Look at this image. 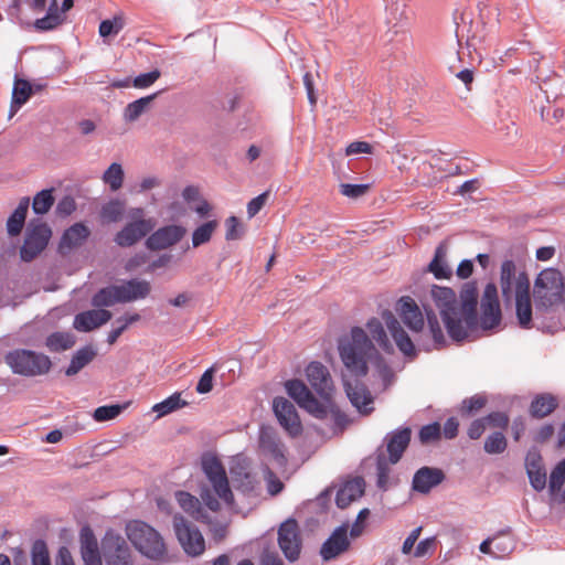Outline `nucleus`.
I'll list each match as a JSON object with an SVG mask.
<instances>
[{
    "mask_svg": "<svg viewBox=\"0 0 565 565\" xmlns=\"http://www.w3.org/2000/svg\"><path fill=\"white\" fill-rule=\"evenodd\" d=\"M525 468L533 489L536 491L545 489L547 477L543 461H526Z\"/></svg>",
    "mask_w": 565,
    "mask_h": 565,
    "instance_id": "72a5a7b5",
    "label": "nucleus"
},
{
    "mask_svg": "<svg viewBox=\"0 0 565 565\" xmlns=\"http://www.w3.org/2000/svg\"><path fill=\"white\" fill-rule=\"evenodd\" d=\"M52 189H45L36 193L33 198L32 210L35 214H45L50 211L54 203V196Z\"/></svg>",
    "mask_w": 565,
    "mask_h": 565,
    "instance_id": "a18cd8bd",
    "label": "nucleus"
},
{
    "mask_svg": "<svg viewBox=\"0 0 565 565\" xmlns=\"http://www.w3.org/2000/svg\"><path fill=\"white\" fill-rule=\"evenodd\" d=\"M202 469L218 499L231 504L233 502V493L222 461H202Z\"/></svg>",
    "mask_w": 565,
    "mask_h": 565,
    "instance_id": "4468645a",
    "label": "nucleus"
},
{
    "mask_svg": "<svg viewBox=\"0 0 565 565\" xmlns=\"http://www.w3.org/2000/svg\"><path fill=\"white\" fill-rule=\"evenodd\" d=\"M62 21L61 13L56 9L50 8L45 17L35 21L34 26L41 31H50L60 25Z\"/></svg>",
    "mask_w": 565,
    "mask_h": 565,
    "instance_id": "8fccbe9b",
    "label": "nucleus"
},
{
    "mask_svg": "<svg viewBox=\"0 0 565 565\" xmlns=\"http://www.w3.org/2000/svg\"><path fill=\"white\" fill-rule=\"evenodd\" d=\"M339 188H340V193L342 195L351 198V199H358V198L364 195L369 190L367 184L341 183Z\"/></svg>",
    "mask_w": 565,
    "mask_h": 565,
    "instance_id": "bf43d9fd",
    "label": "nucleus"
},
{
    "mask_svg": "<svg viewBox=\"0 0 565 565\" xmlns=\"http://www.w3.org/2000/svg\"><path fill=\"white\" fill-rule=\"evenodd\" d=\"M533 298L536 318H561L565 313V279L555 268L543 269L535 278Z\"/></svg>",
    "mask_w": 565,
    "mask_h": 565,
    "instance_id": "20e7f679",
    "label": "nucleus"
},
{
    "mask_svg": "<svg viewBox=\"0 0 565 565\" xmlns=\"http://www.w3.org/2000/svg\"><path fill=\"white\" fill-rule=\"evenodd\" d=\"M384 324L390 331L392 338L394 339L396 347L398 350L407 358L416 356V348L414 345L413 340L409 338L407 332L402 328L399 321L396 319L394 313L390 310H383L381 313V319L371 318L366 322V329L371 334L372 339L369 340L376 344L386 353L393 352V345L386 334L384 329Z\"/></svg>",
    "mask_w": 565,
    "mask_h": 565,
    "instance_id": "39448f33",
    "label": "nucleus"
},
{
    "mask_svg": "<svg viewBox=\"0 0 565 565\" xmlns=\"http://www.w3.org/2000/svg\"><path fill=\"white\" fill-rule=\"evenodd\" d=\"M273 409L284 429L292 437L298 436L302 426L295 405L285 397H275Z\"/></svg>",
    "mask_w": 565,
    "mask_h": 565,
    "instance_id": "2eb2a0df",
    "label": "nucleus"
},
{
    "mask_svg": "<svg viewBox=\"0 0 565 565\" xmlns=\"http://www.w3.org/2000/svg\"><path fill=\"white\" fill-rule=\"evenodd\" d=\"M441 439V425L438 422L424 425L417 435V440L423 446L436 445Z\"/></svg>",
    "mask_w": 565,
    "mask_h": 565,
    "instance_id": "58836bf2",
    "label": "nucleus"
},
{
    "mask_svg": "<svg viewBox=\"0 0 565 565\" xmlns=\"http://www.w3.org/2000/svg\"><path fill=\"white\" fill-rule=\"evenodd\" d=\"M243 231L239 220L236 216H230L226 220V234L227 241H235L242 237Z\"/></svg>",
    "mask_w": 565,
    "mask_h": 565,
    "instance_id": "680f3d73",
    "label": "nucleus"
},
{
    "mask_svg": "<svg viewBox=\"0 0 565 565\" xmlns=\"http://www.w3.org/2000/svg\"><path fill=\"white\" fill-rule=\"evenodd\" d=\"M186 405L188 403L181 399V394L175 392L162 402L154 404L152 412L157 413V417H163Z\"/></svg>",
    "mask_w": 565,
    "mask_h": 565,
    "instance_id": "4c0bfd02",
    "label": "nucleus"
},
{
    "mask_svg": "<svg viewBox=\"0 0 565 565\" xmlns=\"http://www.w3.org/2000/svg\"><path fill=\"white\" fill-rule=\"evenodd\" d=\"M106 565H134L127 542L117 534L107 532L102 541Z\"/></svg>",
    "mask_w": 565,
    "mask_h": 565,
    "instance_id": "ddd939ff",
    "label": "nucleus"
},
{
    "mask_svg": "<svg viewBox=\"0 0 565 565\" xmlns=\"http://www.w3.org/2000/svg\"><path fill=\"white\" fill-rule=\"evenodd\" d=\"M116 286L109 285L99 289L92 298V305L98 309H105L116 303H120L119 297L116 294Z\"/></svg>",
    "mask_w": 565,
    "mask_h": 565,
    "instance_id": "c9c22d12",
    "label": "nucleus"
},
{
    "mask_svg": "<svg viewBox=\"0 0 565 565\" xmlns=\"http://www.w3.org/2000/svg\"><path fill=\"white\" fill-rule=\"evenodd\" d=\"M369 516H370V510L367 508L360 510L354 523L352 524V526L350 529V537L351 539H358L359 536H361L363 534V532L365 530V523H366V520L369 519Z\"/></svg>",
    "mask_w": 565,
    "mask_h": 565,
    "instance_id": "4d7b16f0",
    "label": "nucleus"
},
{
    "mask_svg": "<svg viewBox=\"0 0 565 565\" xmlns=\"http://www.w3.org/2000/svg\"><path fill=\"white\" fill-rule=\"evenodd\" d=\"M4 360L13 373L23 376L46 374L52 366L47 355L26 349L10 351L6 354Z\"/></svg>",
    "mask_w": 565,
    "mask_h": 565,
    "instance_id": "0eeeda50",
    "label": "nucleus"
},
{
    "mask_svg": "<svg viewBox=\"0 0 565 565\" xmlns=\"http://www.w3.org/2000/svg\"><path fill=\"white\" fill-rule=\"evenodd\" d=\"M258 447L260 452L271 459H285V445L277 431L269 426H262L258 434Z\"/></svg>",
    "mask_w": 565,
    "mask_h": 565,
    "instance_id": "412c9836",
    "label": "nucleus"
},
{
    "mask_svg": "<svg viewBox=\"0 0 565 565\" xmlns=\"http://www.w3.org/2000/svg\"><path fill=\"white\" fill-rule=\"evenodd\" d=\"M124 169L120 163L114 162L103 174V181L113 192L118 191L124 183Z\"/></svg>",
    "mask_w": 565,
    "mask_h": 565,
    "instance_id": "ea45409f",
    "label": "nucleus"
},
{
    "mask_svg": "<svg viewBox=\"0 0 565 565\" xmlns=\"http://www.w3.org/2000/svg\"><path fill=\"white\" fill-rule=\"evenodd\" d=\"M111 319V312L106 309H92L75 316L73 327L79 332H89L102 327Z\"/></svg>",
    "mask_w": 565,
    "mask_h": 565,
    "instance_id": "4be33fe9",
    "label": "nucleus"
},
{
    "mask_svg": "<svg viewBox=\"0 0 565 565\" xmlns=\"http://www.w3.org/2000/svg\"><path fill=\"white\" fill-rule=\"evenodd\" d=\"M306 376L311 387L323 399H329L333 390L328 369L320 362H311L306 367Z\"/></svg>",
    "mask_w": 565,
    "mask_h": 565,
    "instance_id": "6ab92c4d",
    "label": "nucleus"
},
{
    "mask_svg": "<svg viewBox=\"0 0 565 565\" xmlns=\"http://www.w3.org/2000/svg\"><path fill=\"white\" fill-rule=\"evenodd\" d=\"M236 488L244 493H253L256 490L257 481L255 477L248 472L244 473L242 478L235 479Z\"/></svg>",
    "mask_w": 565,
    "mask_h": 565,
    "instance_id": "0e129e2a",
    "label": "nucleus"
},
{
    "mask_svg": "<svg viewBox=\"0 0 565 565\" xmlns=\"http://www.w3.org/2000/svg\"><path fill=\"white\" fill-rule=\"evenodd\" d=\"M125 210V203L120 200H110L102 206L100 216L103 220L115 223L118 222Z\"/></svg>",
    "mask_w": 565,
    "mask_h": 565,
    "instance_id": "37998d69",
    "label": "nucleus"
},
{
    "mask_svg": "<svg viewBox=\"0 0 565 565\" xmlns=\"http://www.w3.org/2000/svg\"><path fill=\"white\" fill-rule=\"evenodd\" d=\"M428 329L424 332V316L416 301L408 297H402L396 305V311L403 322L415 333H419L416 339L419 350L431 352L441 350L448 344V340L439 323L437 315L431 307L423 305Z\"/></svg>",
    "mask_w": 565,
    "mask_h": 565,
    "instance_id": "7ed1b4c3",
    "label": "nucleus"
},
{
    "mask_svg": "<svg viewBox=\"0 0 565 565\" xmlns=\"http://www.w3.org/2000/svg\"><path fill=\"white\" fill-rule=\"evenodd\" d=\"M561 83H563L561 76H554L544 82L542 89L546 94L547 99H550V97L557 99L559 96L565 94V87H559L558 90H555Z\"/></svg>",
    "mask_w": 565,
    "mask_h": 565,
    "instance_id": "13d9d810",
    "label": "nucleus"
},
{
    "mask_svg": "<svg viewBox=\"0 0 565 565\" xmlns=\"http://www.w3.org/2000/svg\"><path fill=\"white\" fill-rule=\"evenodd\" d=\"M121 447L116 446L113 441H103L93 447L90 457L100 458V457H121Z\"/></svg>",
    "mask_w": 565,
    "mask_h": 565,
    "instance_id": "3c124183",
    "label": "nucleus"
},
{
    "mask_svg": "<svg viewBox=\"0 0 565 565\" xmlns=\"http://www.w3.org/2000/svg\"><path fill=\"white\" fill-rule=\"evenodd\" d=\"M287 394L303 409L317 418H326L327 406L318 401L300 380H290L285 384Z\"/></svg>",
    "mask_w": 565,
    "mask_h": 565,
    "instance_id": "9b49d317",
    "label": "nucleus"
},
{
    "mask_svg": "<svg viewBox=\"0 0 565 565\" xmlns=\"http://www.w3.org/2000/svg\"><path fill=\"white\" fill-rule=\"evenodd\" d=\"M186 234V228L182 225H166L149 235L146 246L150 250L167 249L178 244Z\"/></svg>",
    "mask_w": 565,
    "mask_h": 565,
    "instance_id": "dca6fc26",
    "label": "nucleus"
},
{
    "mask_svg": "<svg viewBox=\"0 0 565 565\" xmlns=\"http://www.w3.org/2000/svg\"><path fill=\"white\" fill-rule=\"evenodd\" d=\"M82 557L100 555L97 539L89 526H84L79 533Z\"/></svg>",
    "mask_w": 565,
    "mask_h": 565,
    "instance_id": "e433bc0d",
    "label": "nucleus"
},
{
    "mask_svg": "<svg viewBox=\"0 0 565 565\" xmlns=\"http://www.w3.org/2000/svg\"><path fill=\"white\" fill-rule=\"evenodd\" d=\"M557 407L556 398L551 394L537 395L531 403L530 413L533 417L543 418Z\"/></svg>",
    "mask_w": 565,
    "mask_h": 565,
    "instance_id": "473e14b6",
    "label": "nucleus"
},
{
    "mask_svg": "<svg viewBox=\"0 0 565 565\" xmlns=\"http://www.w3.org/2000/svg\"><path fill=\"white\" fill-rule=\"evenodd\" d=\"M116 294L120 303L134 302L145 299L151 291V285L148 280L131 278L116 284Z\"/></svg>",
    "mask_w": 565,
    "mask_h": 565,
    "instance_id": "aec40b11",
    "label": "nucleus"
},
{
    "mask_svg": "<svg viewBox=\"0 0 565 565\" xmlns=\"http://www.w3.org/2000/svg\"><path fill=\"white\" fill-rule=\"evenodd\" d=\"M173 527L175 535L190 556H199L205 550V541L202 533L182 515L173 516Z\"/></svg>",
    "mask_w": 565,
    "mask_h": 565,
    "instance_id": "9d476101",
    "label": "nucleus"
},
{
    "mask_svg": "<svg viewBox=\"0 0 565 565\" xmlns=\"http://www.w3.org/2000/svg\"><path fill=\"white\" fill-rule=\"evenodd\" d=\"M160 75L161 74L158 70L139 74L132 79V85L136 88H148L160 77Z\"/></svg>",
    "mask_w": 565,
    "mask_h": 565,
    "instance_id": "052dcab7",
    "label": "nucleus"
},
{
    "mask_svg": "<svg viewBox=\"0 0 565 565\" xmlns=\"http://www.w3.org/2000/svg\"><path fill=\"white\" fill-rule=\"evenodd\" d=\"M278 545L289 562L299 558L302 541L299 524L295 519L282 522L278 529Z\"/></svg>",
    "mask_w": 565,
    "mask_h": 565,
    "instance_id": "f8f14e48",
    "label": "nucleus"
},
{
    "mask_svg": "<svg viewBox=\"0 0 565 565\" xmlns=\"http://www.w3.org/2000/svg\"><path fill=\"white\" fill-rule=\"evenodd\" d=\"M124 28V22L120 18L107 19L99 24V35L107 38L109 35L118 34Z\"/></svg>",
    "mask_w": 565,
    "mask_h": 565,
    "instance_id": "6e6d98bb",
    "label": "nucleus"
},
{
    "mask_svg": "<svg viewBox=\"0 0 565 565\" xmlns=\"http://www.w3.org/2000/svg\"><path fill=\"white\" fill-rule=\"evenodd\" d=\"M267 491L270 495H277L284 489V483L270 470L266 475Z\"/></svg>",
    "mask_w": 565,
    "mask_h": 565,
    "instance_id": "338daca9",
    "label": "nucleus"
},
{
    "mask_svg": "<svg viewBox=\"0 0 565 565\" xmlns=\"http://www.w3.org/2000/svg\"><path fill=\"white\" fill-rule=\"evenodd\" d=\"M32 565H51L46 543L38 540L32 545Z\"/></svg>",
    "mask_w": 565,
    "mask_h": 565,
    "instance_id": "864d4df0",
    "label": "nucleus"
},
{
    "mask_svg": "<svg viewBox=\"0 0 565 565\" xmlns=\"http://www.w3.org/2000/svg\"><path fill=\"white\" fill-rule=\"evenodd\" d=\"M96 355L93 347L86 345L77 350L72 356L71 363L65 370L67 376L76 375L82 369L89 364Z\"/></svg>",
    "mask_w": 565,
    "mask_h": 565,
    "instance_id": "7c9ffc66",
    "label": "nucleus"
},
{
    "mask_svg": "<svg viewBox=\"0 0 565 565\" xmlns=\"http://www.w3.org/2000/svg\"><path fill=\"white\" fill-rule=\"evenodd\" d=\"M428 270L434 274L437 279L449 278L452 274L447 263V246L441 243L435 249V255L428 265Z\"/></svg>",
    "mask_w": 565,
    "mask_h": 565,
    "instance_id": "cd10ccee",
    "label": "nucleus"
},
{
    "mask_svg": "<svg viewBox=\"0 0 565 565\" xmlns=\"http://www.w3.org/2000/svg\"><path fill=\"white\" fill-rule=\"evenodd\" d=\"M331 420H332L333 431L335 434L342 433L343 429L347 427V425L350 422L348 416L339 411H333L331 413Z\"/></svg>",
    "mask_w": 565,
    "mask_h": 565,
    "instance_id": "774afa93",
    "label": "nucleus"
},
{
    "mask_svg": "<svg viewBox=\"0 0 565 565\" xmlns=\"http://www.w3.org/2000/svg\"><path fill=\"white\" fill-rule=\"evenodd\" d=\"M30 200L29 198H22L13 211V213L9 216L7 221V231L10 236H17L21 233L24 223L26 213L29 210Z\"/></svg>",
    "mask_w": 565,
    "mask_h": 565,
    "instance_id": "c756f323",
    "label": "nucleus"
},
{
    "mask_svg": "<svg viewBox=\"0 0 565 565\" xmlns=\"http://www.w3.org/2000/svg\"><path fill=\"white\" fill-rule=\"evenodd\" d=\"M32 93L33 86L28 81L15 79L12 89L9 118H12L17 114V111L28 102Z\"/></svg>",
    "mask_w": 565,
    "mask_h": 565,
    "instance_id": "c85d7f7f",
    "label": "nucleus"
},
{
    "mask_svg": "<svg viewBox=\"0 0 565 565\" xmlns=\"http://www.w3.org/2000/svg\"><path fill=\"white\" fill-rule=\"evenodd\" d=\"M140 320L139 313H132V315H126L122 317H119L116 319L115 323L117 327H115L107 337V342L109 344H114L118 338L124 333V331L132 323Z\"/></svg>",
    "mask_w": 565,
    "mask_h": 565,
    "instance_id": "79ce46f5",
    "label": "nucleus"
},
{
    "mask_svg": "<svg viewBox=\"0 0 565 565\" xmlns=\"http://www.w3.org/2000/svg\"><path fill=\"white\" fill-rule=\"evenodd\" d=\"M216 227L217 222L215 220L205 222L196 227L192 233V246L196 248L210 242Z\"/></svg>",
    "mask_w": 565,
    "mask_h": 565,
    "instance_id": "a19ab883",
    "label": "nucleus"
},
{
    "mask_svg": "<svg viewBox=\"0 0 565 565\" xmlns=\"http://www.w3.org/2000/svg\"><path fill=\"white\" fill-rule=\"evenodd\" d=\"M455 22H456V36L458 39V43L461 44L462 39L466 38L467 46L468 47H476V33L471 32V24L469 28L467 26V15L466 13L460 14V22L458 21V17L455 15Z\"/></svg>",
    "mask_w": 565,
    "mask_h": 565,
    "instance_id": "c03bdc74",
    "label": "nucleus"
},
{
    "mask_svg": "<svg viewBox=\"0 0 565 565\" xmlns=\"http://www.w3.org/2000/svg\"><path fill=\"white\" fill-rule=\"evenodd\" d=\"M429 297L439 311L449 338L455 342H462L478 327L482 330H492L502 319L498 288L493 282L484 287L480 301V318L477 312L476 281L465 282L459 296L449 287L433 285Z\"/></svg>",
    "mask_w": 565,
    "mask_h": 565,
    "instance_id": "f257e3e1",
    "label": "nucleus"
},
{
    "mask_svg": "<svg viewBox=\"0 0 565 565\" xmlns=\"http://www.w3.org/2000/svg\"><path fill=\"white\" fill-rule=\"evenodd\" d=\"M153 227L152 218L131 221L115 235L114 241L120 247H130L146 237Z\"/></svg>",
    "mask_w": 565,
    "mask_h": 565,
    "instance_id": "f3484780",
    "label": "nucleus"
},
{
    "mask_svg": "<svg viewBox=\"0 0 565 565\" xmlns=\"http://www.w3.org/2000/svg\"><path fill=\"white\" fill-rule=\"evenodd\" d=\"M411 439L412 429L409 427H399L388 433L384 438L388 459H401Z\"/></svg>",
    "mask_w": 565,
    "mask_h": 565,
    "instance_id": "b1692460",
    "label": "nucleus"
},
{
    "mask_svg": "<svg viewBox=\"0 0 565 565\" xmlns=\"http://www.w3.org/2000/svg\"><path fill=\"white\" fill-rule=\"evenodd\" d=\"M158 96V93L152 95L141 97L137 100L129 103L122 113V118L126 122H134L139 119V117L146 113L149 108L152 100Z\"/></svg>",
    "mask_w": 565,
    "mask_h": 565,
    "instance_id": "2f4dec72",
    "label": "nucleus"
},
{
    "mask_svg": "<svg viewBox=\"0 0 565 565\" xmlns=\"http://www.w3.org/2000/svg\"><path fill=\"white\" fill-rule=\"evenodd\" d=\"M126 404H113L99 406L94 411L93 418L96 422H107L119 416L122 411L126 408Z\"/></svg>",
    "mask_w": 565,
    "mask_h": 565,
    "instance_id": "09e8293b",
    "label": "nucleus"
},
{
    "mask_svg": "<svg viewBox=\"0 0 565 565\" xmlns=\"http://www.w3.org/2000/svg\"><path fill=\"white\" fill-rule=\"evenodd\" d=\"M515 305V316L518 323L523 329H530L533 327V309L530 290L524 295L516 296L513 299Z\"/></svg>",
    "mask_w": 565,
    "mask_h": 565,
    "instance_id": "bb28decb",
    "label": "nucleus"
},
{
    "mask_svg": "<svg viewBox=\"0 0 565 565\" xmlns=\"http://www.w3.org/2000/svg\"><path fill=\"white\" fill-rule=\"evenodd\" d=\"M51 235L52 231L46 223L32 221L20 249L21 259L24 262L33 260L47 246Z\"/></svg>",
    "mask_w": 565,
    "mask_h": 565,
    "instance_id": "1a4fd4ad",
    "label": "nucleus"
},
{
    "mask_svg": "<svg viewBox=\"0 0 565 565\" xmlns=\"http://www.w3.org/2000/svg\"><path fill=\"white\" fill-rule=\"evenodd\" d=\"M565 484V461H558L550 473L548 490L551 494L562 491Z\"/></svg>",
    "mask_w": 565,
    "mask_h": 565,
    "instance_id": "49530a36",
    "label": "nucleus"
},
{
    "mask_svg": "<svg viewBox=\"0 0 565 565\" xmlns=\"http://www.w3.org/2000/svg\"><path fill=\"white\" fill-rule=\"evenodd\" d=\"M348 523H343L334 529L320 548V555L323 561H331L349 551L351 543L348 537Z\"/></svg>",
    "mask_w": 565,
    "mask_h": 565,
    "instance_id": "a211bd4d",
    "label": "nucleus"
},
{
    "mask_svg": "<svg viewBox=\"0 0 565 565\" xmlns=\"http://www.w3.org/2000/svg\"><path fill=\"white\" fill-rule=\"evenodd\" d=\"M338 350L345 371L354 377V381H351L345 375L343 376L344 388L350 402L361 414L371 413L373 397L359 380L367 374L369 362L380 359L376 347L369 340L363 328L353 327L349 334L339 339Z\"/></svg>",
    "mask_w": 565,
    "mask_h": 565,
    "instance_id": "f03ea898",
    "label": "nucleus"
},
{
    "mask_svg": "<svg viewBox=\"0 0 565 565\" xmlns=\"http://www.w3.org/2000/svg\"><path fill=\"white\" fill-rule=\"evenodd\" d=\"M75 344V337L70 332H53L45 341V345L52 352H62Z\"/></svg>",
    "mask_w": 565,
    "mask_h": 565,
    "instance_id": "f704fd0d",
    "label": "nucleus"
},
{
    "mask_svg": "<svg viewBox=\"0 0 565 565\" xmlns=\"http://www.w3.org/2000/svg\"><path fill=\"white\" fill-rule=\"evenodd\" d=\"M179 505L193 518L199 519L200 501L189 492L179 491L175 493Z\"/></svg>",
    "mask_w": 565,
    "mask_h": 565,
    "instance_id": "de8ad7c7",
    "label": "nucleus"
},
{
    "mask_svg": "<svg viewBox=\"0 0 565 565\" xmlns=\"http://www.w3.org/2000/svg\"><path fill=\"white\" fill-rule=\"evenodd\" d=\"M89 234L90 231L85 224L75 223L63 233L60 242V249L64 252L82 246L88 238Z\"/></svg>",
    "mask_w": 565,
    "mask_h": 565,
    "instance_id": "a878e982",
    "label": "nucleus"
},
{
    "mask_svg": "<svg viewBox=\"0 0 565 565\" xmlns=\"http://www.w3.org/2000/svg\"><path fill=\"white\" fill-rule=\"evenodd\" d=\"M126 533L134 546L150 559H162L167 548L161 535L142 521H131Z\"/></svg>",
    "mask_w": 565,
    "mask_h": 565,
    "instance_id": "423d86ee",
    "label": "nucleus"
},
{
    "mask_svg": "<svg viewBox=\"0 0 565 565\" xmlns=\"http://www.w3.org/2000/svg\"><path fill=\"white\" fill-rule=\"evenodd\" d=\"M507 447V439L500 431H495L487 437L484 441V450L488 454H500Z\"/></svg>",
    "mask_w": 565,
    "mask_h": 565,
    "instance_id": "5fc2aeb1",
    "label": "nucleus"
},
{
    "mask_svg": "<svg viewBox=\"0 0 565 565\" xmlns=\"http://www.w3.org/2000/svg\"><path fill=\"white\" fill-rule=\"evenodd\" d=\"M269 193L263 192L262 194L257 195L256 198L252 199L247 204V214L248 217H254L266 204V201L268 199Z\"/></svg>",
    "mask_w": 565,
    "mask_h": 565,
    "instance_id": "69168bd1",
    "label": "nucleus"
},
{
    "mask_svg": "<svg viewBox=\"0 0 565 565\" xmlns=\"http://www.w3.org/2000/svg\"><path fill=\"white\" fill-rule=\"evenodd\" d=\"M213 376H214V369L210 367L205 370V372L201 375L198 384H196V392L199 394H206L210 393L213 388Z\"/></svg>",
    "mask_w": 565,
    "mask_h": 565,
    "instance_id": "e2e57ef3",
    "label": "nucleus"
},
{
    "mask_svg": "<svg viewBox=\"0 0 565 565\" xmlns=\"http://www.w3.org/2000/svg\"><path fill=\"white\" fill-rule=\"evenodd\" d=\"M443 480L444 473L440 469L423 467L413 478V488L418 492L427 493Z\"/></svg>",
    "mask_w": 565,
    "mask_h": 565,
    "instance_id": "393cba45",
    "label": "nucleus"
},
{
    "mask_svg": "<svg viewBox=\"0 0 565 565\" xmlns=\"http://www.w3.org/2000/svg\"><path fill=\"white\" fill-rule=\"evenodd\" d=\"M494 545L493 555L497 557H503L510 554L514 548V542L510 535L507 533H500L499 535L492 537Z\"/></svg>",
    "mask_w": 565,
    "mask_h": 565,
    "instance_id": "603ef678",
    "label": "nucleus"
},
{
    "mask_svg": "<svg viewBox=\"0 0 565 565\" xmlns=\"http://www.w3.org/2000/svg\"><path fill=\"white\" fill-rule=\"evenodd\" d=\"M500 288L503 301L509 306L516 296L530 290L529 276L524 270L519 271L513 260L505 259L500 269Z\"/></svg>",
    "mask_w": 565,
    "mask_h": 565,
    "instance_id": "6e6552de",
    "label": "nucleus"
},
{
    "mask_svg": "<svg viewBox=\"0 0 565 565\" xmlns=\"http://www.w3.org/2000/svg\"><path fill=\"white\" fill-rule=\"evenodd\" d=\"M365 490V482L362 477H354L347 480L337 492L335 503L340 509L348 508L352 502L359 500Z\"/></svg>",
    "mask_w": 565,
    "mask_h": 565,
    "instance_id": "5701e85b",
    "label": "nucleus"
}]
</instances>
